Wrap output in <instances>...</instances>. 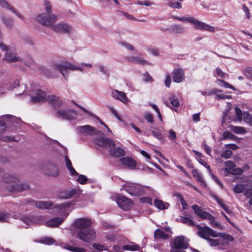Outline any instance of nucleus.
<instances>
[{"label": "nucleus", "mask_w": 252, "mask_h": 252, "mask_svg": "<svg viewBox=\"0 0 252 252\" xmlns=\"http://www.w3.org/2000/svg\"><path fill=\"white\" fill-rule=\"evenodd\" d=\"M144 118L150 124H152L154 123L153 117L151 114L146 113L144 115Z\"/></svg>", "instance_id": "56"}, {"label": "nucleus", "mask_w": 252, "mask_h": 252, "mask_svg": "<svg viewBox=\"0 0 252 252\" xmlns=\"http://www.w3.org/2000/svg\"><path fill=\"white\" fill-rule=\"evenodd\" d=\"M109 252H121V248L118 245H114L113 247L108 250Z\"/></svg>", "instance_id": "62"}, {"label": "nucleus", "mask_w": 252, "mask_h": 252, "mask_svg": "<svg viewBox=\"0 0 252 252\" xmlns=\"http://www.w3.org/2000/svg\"><path fill=\"white\" fill-rule=\"evenodd\" d=\"M28 202L31 203L32 205L35 206L39 209H49L53 206V203L52 201L29 200Z\"/></svg>", "instance_id": "16"}, {"label": "nucleus", "mask_w": 252, "mask_h": 252, "mask_svg": "<svg viewBox=\"0 0 252 252\" xmlns=\"http://www.w3.org/2000/svg\"><path fill=\"white\" fill-rule=\"evenodd\" d=\"M128 61L133 63H138L142 65H148L149 63L138 57L130 56L127 57Z\"/></svg>", "instance_id": "26"}, {"label": "nucleus", "mask_w": 252, "mask_h": 252, "mask_svg": "<svg viewBox=\"0 0 252 252\" xmlns=\"http://www.w3.org/2000/svg\"><path fill=\"white\" fill-rule=\"evenodd\" d=\"M243 118L247 123L250 126H252V115L250 114L248 112H246L243 114Z\"/></svg>", "instance_id": "42"}, {"label": "nucleus", "mask_w": 252, "mask_h": 252, "mask_svg": "<svg viewBox=\"0 0 252 252\" xmlns=\"http://www.w3.org/2000/svg\"><path fill=\"white\" fill-rule=\"evenodd\" d=\"M109 153L112 156L121 157L125 155V152L122 148H116L111 149Z\"/></svg>", "instance_id": "30"}, {"label": "nucleus", "mask_w": 252, "mask_h": 252, "mask_svg": "<svg viewBox=\"0 0 252 252\" xmlns=\"http://www.w3.org/2000/svg\"><path fill=\"white\" fill-rule=\"evenodd\" d=\"M202 30L212 32H215V29L213 26L206 23H204Z\"/></svg>", "instance_id": "55"}, {"label": "nucleus", "mask_w": 252, "mask_h": 252, "mask_svg": "<svg viewBox=\"0 0 252 252\" xmlns=\"http://www.w3.org/2000/svg\"><path fill=\"white\" fill-rule=\"evenodd\" d=\"M70 205V203H64L62 204H57L55 206V208L61 211H65V208Z\"/></svg>", "instance_id": "51"}, {"label": "nucleus", "mask_w": 252, "mask_h": 252, "mask_svg": "<svg viewBox=\"0 0 252 252\" xmlns=\"http://www.w3.org/2000/svg\"><path fill=\"white\" fill-rule=\"evenodd\" d=\"M77 129L79 130V135L81 138H83L84 137L86 136L102 134L100 131L97 130L95 128L90 125L80 126L77 127Z\"/></svg>", "instance_id": "4"}, {"label": "nucleus", "mask_w": 252, "mask_h": 252, "mask_svg": "<svg viewBox=\"0 0 252 252\" xmlns=\"http://www.w3.org/2000/svg\"><path fill=\"white\" fill-rule=\"evenodd\" d=\"M235 110L236 115L237 119L239 121L241 120L242 116V113L241 109L239 107H236Z\"/></svg>", "instance_id": "60"}, {"label": "nucleus", "mask_w": 252, "mask_h": 252, "mask_svg": "<svg viewBox=\"0 0 252 252\" xmlns=\"http://www.w3.org/2000/svg\"><path fill=\"white\" fill-rule=\"evenodd\" d=\"M154 237L157 239H167L169 238V235L159 229H157L155 231Z\"/></svg>", "instance_id": "31"}, {"label": "nucleus", "mask_w": 252, "mask_h": 252, "mask_svg": "<svg viewBox=\"0 0 252 252\" xmlns=\"http://www.w3.org/2000/svg\"><path fill=\"white\" fill-rule=\"evenodd\" d=\"M92 224V220L88 218L76 219L72 223V227L74 228L73 232L76 234L78 232L82 231L91 227Z\"/></svg>", "instance_id": "2"}, {"label": "nucleus", "mask_w": 252, "mask_h": 252, "mask_svg": "<svg viewBox=\"0 0 252 252\" xmlns=\"http://www.w3.org/2000/svg\"><path fill=\"white\" fill-rule=\"evenodd\" d=\"M192 174L193 176L196 179L198 182H199L202 184H204L201 175L199 173H198L197 169H194L192 170Z\"/></svg>", "instance_id": "40"}, {"label": "nucleus", "mask_w": 252, "mask_h": 252, "mask_svg": "<svg viewBox=\"0 0 252 252\" xmlns=\"http://www.w3.org/2000/svg\"><path fill=\"white\" fill-rule=\"evenodd\" d=\"M65 165L66 168L69 170L72 175H77L78 173L76 171V170L72 167L71 162L70 160L69 159L67 156H65Z\"/></svg>", "instance_id": "32"}, {"label": "nucleus", "mask_w": 252, "mask_h": 252, "mask_svg": "<svg viewBox=\"0 0 252 252\" xmlns=\"http://www.w3.org/2000/svg\"><path fill=\"white\" fill-rule=\"evenodd\" d=\"M4 59L8 62L13 63L17 61L21 62V60L19 57H17L16 54L11 51H6L5 53Z\"/></svg>", "instance_id": "23"}, {"label": "nucleus", "mask_w": 252, "mask_h": 252, "mask_svg": "<svg viewBox=\"0 0 252 252\" xmlns=\"http://www.w3.org/2000/svg\"><path fill=\"white\" fill-rule=\"evenodd\" d=\"M111 95L115 99L119 100L124 103H126L129 101V99L126 96V94L123 92L113 90L111 92Z\"/></svg>", "instance_id": "18"}, {"label": "nucleus", "mask_w": 252, "mask_h": 252, "mask_svg": "<svg viewBox=\"0 0 252 252\" xmlns=\"http://www.w3.org/2000/svg\"><path fill=\"white\" fill-rule=\"evenodd\" d=\"M172 32L174 33H182L184 32V28L179 25H175L171 27Z\"/></svg>", "instance_id": "36"}, {"label": "nucleus", "mask_w": 252, "mask_h": 252, "mask_svg": "<svg viewBox=\"0 0 252 252\" xmlns=\"http://www.w3.org/2000/svg\"><path fill=\"white\" fill-rule=\"evenodd\" d=\"M64 218L56 217L46 222V226L49 227H58L63 222Z\"/></svg>", "instance_id": "25"}, {"label": "nucleus", "mask_w": 252, "mask_h": 252, "mask_svg": "<svg viewBox=\"0 0 252 252\" xmlns=\"http://www.w3.org/2000/svg\"><path fill=\"white\" fill-rule=\"evenodd\" d=\"M215 198L218 204L227 213H230V211L229 210L228 207L223 203V201L221 199L219 198L217 196L215 197Z\"/></svg>", "instance_id": "41"}, {"label": "nucleus", "mask_w": 252, "mask_h": 252, "mask_svg": "<svg viewBox=\"0 0 252 252\" xmlns=\"http://www.w3.org/2000/svg\"><path fill=\"white\" fill-rule=\"evenodd\" d=\"M19 177L17 175H12L10 174H5L3 176V181L6 183H16L19 181Z\"/></svg>", "instance_id": "27"}, {"label": "nucleus", "mask_w": 252, "mask_h": 252, "mask_svg": "<svg viewBox=\"0 0 252 252\" xmlns=\"http://www.w3.org/2000/svg\"><path fill=\"white\" fill-rule=\"evenodd\" d=\"M77 190L75 189L66 190L63 192H61L59 195L60 198H70L76 194Z\"/></svg>", "instance_id": "28"}, {"label": "nucleus", "mask_w": 252, "mask_h": 252, "mask_svg": "<svg viewBox=\"0 0 252 252\" xmlns=\"http://www.w3.org/2000/svg\"><path fill=\"white\" fill-rule=\"evenodd\" d=\"M123 249L125 251H136L139 250L140 247L137 245L132 244L129 245H124Z\"/></svg>", "instance_id": "38"}, {"label": "nucleus", "mask_w": 252, "mask_h": 252, "mask_svg": "<svg viewBox=\"0 0 252 252\" xmlns=\"http://www.w3.org/2000/svg\"><path fill=\"white\" fill-rule=\"evenodd\" d=\"M244 195L247 198L252 196V188L246 189L244 192Z\"/></svg>", "instance_id": "64"}, {"label": "nucleus", "mask_w": 252, "mask_h": 252, "mask_svg": "<svg viewBox=\"0 0 252 252\" xmlns=\"http://www.w3.org/2000/svg\"><path fill=\"white\" fill-rule=\"evenodd\" d=\"M173 80L176 83H180L185 79V73L181 68L175 69L172 73Z\"/></svg>", "instance_id": "19"}, {"label": "nucleus", "mask_w": 252, "mask_h": 252, "mask_svg": "<svg viewBox=\"0 0 252 252\" xmlns=\"http://www.w3.org/2000/svg\"><path fill=\"white\" fill-rule=\"evenodd\" d=\"M116 199L117 204L124 210H128L133 205V202L124 195H118Z\"/></svg>", "instance_id": "9"}, {"label": "nucleus", "mask_w": 252, "mask_h": 252, "mask_svg": "<svg viewBox=\"0 0 252 252\" xmlns=\"http://www.w3.org/2000/svg\"><path fill=\"white\" fill-rule=\"evenodd\" d=\"M171 104L174 107H178L180 103L177 97L175 95H172L169 97Z\"/></svg>", "instance_id": "46"}, {"label": "nucleus", "mask_w": 252, "mask_h": 252, "mask_svg": "<svg viewBox=\"0 0 252 252\" xmlns=\"http://www.w3.org/2000/svg\"><path fill=\"white\" fill-rule=\"evenodd\" d=\"M199 231L197 234L200 237L205 239H208L209 236L216 237L218 236L217 233L208 226L202 227L199 225H196Z\"/></svg>", "instance_id": "7"}, {"label": "nucleus", "mask_w": 252, "mask_h": 252, "mask_svg": "<svg viewBox=\"0 0 252 252\" xmlns=\"http://www.w3.org/2000/svg\"><path fill=\"white\" fill-rule=\"evenodd\" d=\"M44 172L46 175L54 177H58L60 174L58 166L53 163H50L47 164Z\"/></svg>", "instance_id": "14"}, {"label": "nucleus", "mask_w": 252, "mask_h": 252, "mask_svg": "<svg viewBox=\"0 0 252 252\" xmlns=\"http://www.w3.org/2000/svg\"><path fill=\"white\" fill-rule=\"evenodd\" d=\"M10 216V214L8 213L0 212V221H8Z\"/></svg>", "instance_id": "49"}, {"label": "nucleus", "mask_w": 252, "mask_h": 252, "mask_svg": "<svg viewBox=\"0 0 252 252\" xmlns=\"http://www.w3.org/2000/svg\"><path fill=\"white\" fill-rule=\"evenodd\" d=\"M189 23H192L194 26V28L198 30H202L204 23L194 18H192L189 20Z\"/></svg>", "instance_id": "34"}, {"label": "nucleus", "mask_w": 252, "mask_h": 252, "mask_svg": "<svg viewBox=\"0 0 252 252\" xmlns=\"http://www.w3.org/2000/svg\"><path fill=\"white\" fill-rule=\"evenodd\" d=\"M212 218L211 219H208L210 221V224L211 225L215 228H219L220 227V224L218 222L215 221V218L212 216Z\"/></svg>", "instance_id": "59"}, {"label": "nucleus", "mask_w": 252, "mask_h": 252, "mask_svg": "<svg viewBox=\"0 0 252 252\" xmlns=\"http://www.w3.org/2000/svg\"><path fill=\"white\" fill-rule=\"evenodd\" d=\"M25 64L27 66L31 67L32 69H34L36 66L35 63L33 61L32 59L29 58L28 60L26 61Z\"/></svg>", "instance_id": "50"}, {"label": "nucleus", "mask_w": 252, "mask_h": 252, "mask_svg": "<svg viewBox=\"0 0 252 252\" xmlns=\"http://www.w3.org/2000/svg\"><path fill=\"white\" fill-rule=\"evenodd\" d=\"M92 246L94 249L98 251H102L107 250V247L105 245H101L97 243H94Z\"/></svg>", "instance_id": "45"}, {"label": "nucleus", "mask_w": 252, "mask_h": 252, "mask_svg": "<svg viewBox=\"0 0 252 252\" xmlns=\"http://www.w3.org/2000/svg\"><path fill=\"white\" fill-rule=\"evenodd\" d=\"M64 248L73 252H87L88 251L83 248L66 246Z\"/></svg>", "instance_id": "35"}, {"label": "nucleus", "mask_w": 252, "mask_h": 252, "mask_svg": "<svg viewBox=\"0 0 252 252\" xmlns=\"http://www.w3.org/2000/svg\"><path fill=\"white\" fill-rule=\"evenodd\" d=\"M154 204L155 206L160 210H164L169 206L168 203L163 202L162 200L156 199L154 201Z\"/></svg>", "instance_id": "33"}, {"label": "nucleus", "mask_w": 252, "mask_h": 252, "mask_svg": "<svg viewBox=\"0 0 252 252\" xmlns=\"http://www.w3.org/2000/svg\"><path fill=\"white\" fill-rule=\"evenodd\" d=\"M29 188V185L26 183L17 184L12 187L11 191L20 192L27 190Z\"/></svg>", "instance_id": "29"}, {"label": "nucleus", "mask_w": 252, "mask_h": 252, "mask_svg": "<svg viewBox=\"0 0 252 252\" xmlns=\"http://www.w3.org/2000/svg\"><path fill=\"white\" fill-rule=\"evenodd\" d=\"M53 68L55 70H59L65 78V75L67 73V69L72 70H83L81 67L77 66L73 64L67 62L64 63L62 64H54L53 65Z\"/></svg>", "instance_id": "6"}, {"label": "nucleus", "mask_w": 252, "mask_h": 252, "mask_svg": "<svg viewBox=\"0 0 252 252\" xmlns=\"http://www.w3.org/2000/svg\"><path fill=\"white\" fill-rule=\"evenodd\" d=\"M45 5L47 14L43 13L38 15L36 17V20L43 25L50 26L56 21L57 18L55 15L51 16L50 15L51 12V8L50 4L46 2Z\"/></svg>", "instance_id": "1"}, {"label": "nucleus", "mask_w": 252, "mask_h": 252, "mask_svg": "<svg viewBox=\"0 0 252 252\" xmlns=\"http://www.w3.org/2000/svg\"><path fill=\"white\" fill-rule=\"evenodd\" d=\"M52 29L56 32L67 33L70 32L71 28L66 24L59 23L52 27Z\"/></svg>", "instance_id": "20"}, {"label": "nucleus", "mask_w": 252, "mask_h": 252, "mask_svg": "<svg viewBox=\"0 0 252 252\" xmlns=\"http://www.w3.org/2000/svg\"><path fill=\"white\" fill-rule=\"evenodd\" d=\"M43 242L47 245H51L54 243V240L52 238L47 237L43 240Z\"/></svg>", "instance_id": "63"}, {"label": "nucleus", "mask_w": 252, "mask_h": 252, "mask_svg": "<svg viewBox=\"0 0 252 252\" xmlns=\"http://www.w3.org/2000/svg\"><path fill=\"white\" fill-rule=\"evenodd\" d=\"M0 5L5 8L14 13L19 18L24 20L25 19L24 16L22 15L16 9L13 7L10 6L5 0H0Z\"/></svg>", "instance_id": "22"}, {"label": "nucleus", "mask_w": 252, "mask_h": 252, "mask_svg": "<svg viewBox=\"0 0 252 252\" xmlns=\"http://www.w3.org/2000/svg\"><path fill=\"white\" fill-rule=\"evenodd\" d=\"M124 189L131 196H140L144 192L141 185L134 183H127L124 186Z\"/></svg>", "instance_id": "5"}, {"label": "nucleus", "mask_w": 252, "mask_h": 252, "mask_svg": "<svg viewBox=\"0 0 252 252\" xmlns=\"http://www.w3.org/2000/svg\"><path fill=\"white\" fill-rule=\"evenodd\" d=\"M169 139L171 140L174 141L177 139L176 132L172 129L169 130V135L168 136Z\"/></svg>", "instance_id": "57"}, {"label": "nucleus", "mask_w": 252, "mask_h": 252, "mask_svg": "<svg viewBox=\"0 0 252 252\" xmlns=\"http://www.w3.org/2000/svg\"><path fill=\"white\" fill-rule=\"evenodd\" d=\"M232 152L230 150L226 149L223 151L221 153V157L225 158H229L232 155Z\"/></svg>", "instance_id": "48"}, {"label": "nucleus", "mask_w": 252, "mask_h": 252, "mask_svg": "<svg viewBox=\"0 0 252 252\" xmlns=\"http://www.w3.org/2000/svg\"><path fill=\"white\" fill-rule=\"evenodd\" d=\"M169 5L173 8H181V3L176 0H169Z\"/></svg>", "instance_id": "47"}, {"label": "nucleus", "mask_w": 252, "mask_h": 252, "mask_svg": "<svg viewBox=\"0 0 252 252\" xmlns=\"http://www.w3.org/2000/svg\"><path fill=\"white\" fill-rule=\"evenodd\" d=\"M231 128L236 133L243 134L246 132L245 128L243 127L232 126Z\"/></svg>", "instance_id": "43"}, {"label": "nucleus", "mask_w": 252, "mask_h": 252, "mask_svg": "<svg viewBox=\"0 0 252 252\" xmlns=\"http://www.w3.org/2000/svg\"><path fill=\"white\" fill-rule=\"evenodd\" d=\"M120 162L121 164L128 168L133 169L136 165V162L131 158L129 157H125L120 159Z\"/></svg>", "instance_id": "21"}, {"label": "nucleus", "mask_w": 252, "mask_h": 252, "mask_svg": "<svg viewBox=\"0 0 252 252\" xmlns=\"http://www.w3.org/2000/svg\"><path fill=\"white\" fill-rule=\"evenodd\" d=\"M188 243L183 236L176 237L172 245V248L176 250L186 249L188 247Z\"/></svg>", "instance_id": "13"}, {"label": "nucleus", "mask_w": 252, "mask_h": 252, "mask_svg": "<svg viewBox=\"0 0 252 252\" xmlns=\"http://www.w3.org/2000/svg\"><path fill=\"white\" fill-rule=\"evenodd\" d=\"M245 186L244 185L238 184L234 187L233 191L235 193H240L243 192L245 190Z\"/></svg>", "instance_id": "44"}, {"label": "nucleus", "mask_w": 252, "mask_h": 252, "mask_svg": "<svg viewBox=\"0 0 252 252\" xmlns=\"http://www.w3.org/2000/svg\"><path fill=\"white\" fill-rule=\"evenodd\" d=\"M77 115V112L71 109H69L66 111L64 110H59L55 113V116L56 117L67 120H73Z\"/></svg>", "instance_id": "8"}, {"label": "nucleus", "mask_w": 252, "mask_h": 252, "mask_svg": "<svg viewBox=\"0 0 252 252\" xmlns=\"http://www.w3.org/2000/svg\"><path fill=\"white\" fill-rule=\"evenodd\" d=\"M180 221L181 222L186 224L189 226H194V222L189 218L185 217H181L180 218Z\"/></svg>", "instance_id": "39"}, {"label": "nucleus", "mask_w": 252, "mask_h": 252, "mask_svg": "<svg viewBox=\"0 0 252 252\" xmlns=\"http://www.w3.org/2000/svg\"><path fill=\"white\" fill-rule=\"evenodd\" d=\"M216 98L218 99H231L232 96L231 95H227L225 94H217L216 95Z\"/></svg>", "instance_id": "54"}, {"label": "nucleus", "mask_w": 252, "mask_h": 252, "mask_svg": "<svg viewBox=\"0 0 252 252\" xmlns=\"http://www.w3.org/2000/svg\"><path fill=\"white\" fill-rule=\"evenodd\" d=\"M152 133L156 138L159 140L160 141H163V137L162 134L158 132V131H152Z\"/></svg>", "instance_id": "58"}, {"label": "nucleus", "mask_w": 252, "mask_h": 252, "mask_svg": "<svg viewBox=\"0 0 252 252\" xmlns=\"http://www.w3.org/2000/svg\"><path fill=\"white\" fill-rule=\"evenodd\" d=\"M87 181V178L86 177L83 175H80L78 176L77 181L80 183L81 184H85L86 181Z\"/></svg>", "instance_id": "61"}, {"label": "nucleus", "mask_w": 252, "mask_h": 252, "mask_svg": "<svg viewBox=\"0 0 252 252\" xmlns=\"http://www.w3.org/2000/svg\"><path fill=\"white\" fill-rule=\"evenodd\" d=\"M224 165L226 166L225 171L232 175H240L243 172V169L236 167L235 164L231 160H227L225 162Z\"/></svg>", "instance_id": "12"}, {"label": "nucleus", "mask_w": 252, "mask_h": 252, "mask_svg": "<svg viewBox=\"0 0 252 252\" xmlns=\"http://www.w3.org/2000/svg\"><path fill=\"white\" fill-rule=\"evenodd\" d=\"M95 143L99 147L111 149L115 146V142L110 138L101 137L94 140Z\"/></svg>", "instance_id": "11"}, {"label": "nucleus", "mask_w": 252, "mask_h": 252, "mask_svg": "<svg viewBox=\"0 0 252 252\" xmlns=\"http://www.w3.org/2000/svg\"><path fill=\"white\" fill-rule=\"evenodd\" d=\"M2 22L7 28H11L13 25V20L10 18H6L5 16H1Z\"/></svg>", "instance_id": "37"}, {"label": "nucleus", "mask_w": 252, "mask_h": 252, "mask_svg": "<svg viewBox=\"0 0 252 252\" xmlns=\"http://www.w3.org/2000/svg\"><path fill=\"white\" fill-rule=\"evenodd\" d=\"M44 216H27L23 218V221L27 225L32 224H38L40 223L43 220Z\"/></svg>", "instance_id": "17"}, {"label": "nucleus", "mask_w": 252, "mask_h": 252, "mask_svg": "<svg viewBox=\"0 0 252 252\" xmlns=\"http://www.w3.org/2000/svg\"><path fill=\"white\" fill-rule=\"evenodd\" d=\"M218 81L220 82V85L221 86H223L226 88H230L233 90H235V88L232 86L231 85L229 84L227 82H225L223 80H220V79H218Z\"/></svg>", "instance_id": "53"}, {"label": "nucleus", "mask_w": 252, "mask_h": 252, "mask_svg": "<svg viewBox=\"0 0 252 252\" xmlns=\"http://www.w3.org/2000/svg\"><path fill=\"white\" fill-rule=\"evenodd\" d=\"M221 92V91L215 88H214L209 92H202L201 94L203 95H211L214 94H216L217 93Z\"/></svg>", "instance_id": "52"}, {"label": "nucleus", "mask_w": 252, "mask_h": 252, "mask_svg": "<svg viewBox=\"0 0 252 252\" xmlns=\"http://www.w3.org/2000/svg\"><path fill=\"white\" fill-rule=\"evenodd\" d=\"M76 235L78 238L86 243L94 241L96 235L95 231L90 227L82 231L78 232Z\"/></svg>", "instance_id": "3"}, {"label": "nucleus", "mask_w": 252, "mask_h": 252, "mask_svg": "<svg viewBox=\"0 0 252 252\" xmlns=\"http://www.w3.org/2000/svg\"><path fill=\"white\" fill-rule=\"evenodd\" d=\"M30 94L32 95L31 100L33 102H43L47 101L48 99L46 93L41 89H36L34 94Z\"/></svg>", "instance_id": "10"}, {"label": "nucleus", "mask_w": 252, "mask_h": 252, "mask_svg": "<svg viewBox=\"0 0 252 252\" xmlns=\"http://www.w3.org/2000/svg\"><path fill=\"white\" fill-rule=\"evenodd\" d=\"M191 208L193 210L195 214L200 218L201 220L211 219V218H213L212 216L210 214L203 211L201 207L197 205H192Z\"/></svg>", "instance_id": "15"}, {"label": "nucleus", "mask_w": 252, "mask_h": 252, "mask_svg": "<svg viewBox=\"0 0 252 252\" xmlns=\"http://www.w3.org/2000/svg\"><path fill=\"white\" fill-rule=\"evenodd\" d=\"M55 108L60 107L62 104V100L56 95H51L48 96L47 100Z\"/></svg>", "instance_id": "24"}]
</instances>
